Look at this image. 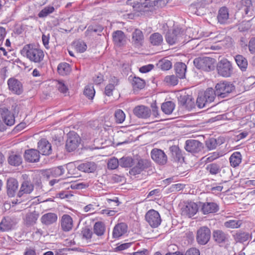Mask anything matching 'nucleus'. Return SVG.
<instances>
[{"label":"nucleus","mask_w":255,"mask_h":255,"mask_svg":"<svg viewBox=\"0 0 255 255\" xmlns=\"http://www.w3.org/2000/svg\"><path fill=\"white\" fill-rule=\"evenodd\" d=\"M133 113L138 118L147 119L151 115V110L147 107L143 105H139L136 106L133 109Z\"/></svg>","instance_id":"obj_17"},{"label":"nucleus","mask_w":255,"mask_h":255,"mask_svg":"<svg viewBox=\"0 0 255 255\" xmlns=\"http://www.w3.org/2000/svg\"><path fill=\"white\" fill-rule=\"evenodd\" d=\"M218 74L223 77H229L233 73L232 63L227 59L224 58L218 62L217 65Z\"/></svg>","instance_id":"obj_6"},{"label":"nucleus","mask_w":255,"mask_h":255,"mask_svg":"<svg viewBox=\"0 0 255 255\" xmlns=\"http://www.w3.org/2000/svg\"><path fill=\"white\" fill-rule=\"evenodd\" d=\"M211 234V230L208 227H200L196 232V239L197 243L200 245H206L210 240Z\"/></svg>","instance_id":"obj_7"},{"label":"nucleus","mask_w":255,"mask_h":255,"mask_svg":"<svg viewBox=\"0 0 255 255\" xmlns=\"http://www.w3.org/2000/svg\"><path fill=\"white\" fill-rule=\"evenodd\" d=\"M0 113L1 114L2 121L7 126H11L14 123V117L11 115L8 110L5 107L0 108Z\"/></svg>","instance_id":"obj_18"},{"label":"nucleus","mask_w":255,"mask_h":255,"mask_svg":"<svg viewBox=\"0 0 255 255\" xmlns=\"http://www.w3.org/2000/svg\"><path fill=\"white\" fill-rule=\"evenodd\" d=\"M242 224V222L240 220H230L226 221L224 223V226L228 228H239Z\"/></svg>","instance_id":"obj_53"},{"label":"nucleus","mask_w":255,"mask_h":255,"mask_svg":"<svg viewBox=\"0 0 255 255\" xmlns=\"http://www.w3.org/2000/svg\"><path fill=\"white\" fill-rule=\"evenodd\" d=\"M84 94L89 99H93L95 94L93 86L89 85L86 86L84 91Z\"/></svg>","instance_id":"obj_51"},{"label":"nucleus","mask_w":255,"mask_h":255,"mask_svg":"<svg viewBox=\"0 0 255 255\" xmlns=\"http://www.w3.org/2000/svg\"><path fill=\"white\" fill-rule=\"evenodd\" d=\"M235 60L237 64L242 71H246L248 63L245 57L242 55H237L235 57Z\"/></svg>","instance_id":"obj_36"},{"label":"nucleus","mask_w":255,"mask_h":255,"mask_svg":"<svg viewBox=\"0 0 255 255\" xmlns=\"http://www.w3.org/2000/svg\"><path fill=\"white\" fill-rule=\"evenodd\" d=\"M20 218L15 216L4 218L0 223V230L2 232L7 231L17 224Z\"/></svg>","instance_id":"obj_13"},{"label":"nucleus","mask_w":255,"mask_h":255,"mask_svg":"<svg viewBox=\"0 0 255 255\" xmlns=\"http://www.w3.org/2000/svg\"><path fill=\"white\" fill-rule=\"evenodd\" d=\"M7 84L9 89L14 94L21 95L23 91L21 83L15 78H10L8 80Z\"/></svg>","instance_id":"obj_16"},{"label":"nucleus","mask_w":255,"mask_h":255,"mask_svg":"<svg viewBox=\"0 0 255 255\" xmlns=\"http://www.w3.org/2000/svg\"><path fill=\"white\" fill-rule=\"evenodd\" d=\"M18 183L14 178H10L7 181V192L9 197H13L18 188Z\"/></svg>","instance_id":"obj_28"},{"label":"nucleus","mask_w":255,"mask_h":255,"mask_svg":"<svg viewBox=\"0 0 255 255\" xmlns=\"http://www.w3.org/2000/svg\"><path fill=\"white\" fill-rule=\"evenodd\" d=\"M64 169L62 166L56 167L50 169V173L52 176L58 177L64 174Z\"/></svg>","instance_id":"obj_56"},{"label":"nucleus","mask_w":255,"mask_h":255,"mask_svg":"<svg viewBox=\"0 0 255 255\" xmlns=\"http://www.w3.org/2000/svg\"><path fill=\"white\" fill-rule=\"evenodd\" d=\"M134 160L129 156H124L120 159V165L122 167H130L134 165Z\"/></svg>","instance_id":"obj_41"},{"label":"nucleus","mask_w":255,"mask_h":255,"mask_svg":"<svg viewBox=\"0 0 255 255\" xmlns=\"http://www.w3.org/2000/svg\"><path fill=\"white\" fill-rule=\"evenodd\" d=\"M143 41V35L142 31L138 29H136L132 34V41L134 45L136 47H139L142 45Z\"/></svg>","instance_id":"obj_31"},{"label":"nucleus","mask_w":255,"mask_h":255,"mask_svg":"<svg viewBox=\"0 0 255 255\" xmlns=\"http://www.w3.org/2000/svg\"><path fill=\"white\" fill-rule=\"evenodd\" d=\"M105 231L104 224L101 222H96L94 226V232L98 236L104 235Z\"/></svg>","instance_id":"obj_46"},{"label":"nucleus","mask_w":255,"mask_h":255,"mask_svg":"<svg viewBox=\"0 0 255 255\" xmlns=\"http://www.w3.org/2000/svg\"><path fill=\"white\" fill-rule=\"evenodd\" d=\"M157 66L162 70H168L171 68L172 63L170 60L163 59L158 62Z\"/></svg>","instance_id":"obj_50"},{"label":"nucleus","mask_w":255,"mask_h":255,"mask_svg":"<svg viewBox=\"0 0 255 255\" xmlns=\"http://www.w3.org/2000/svg\"><path fill=\"white\" fill-rule=\"evenodd\" d=\"M115 89L114 84L110 83L106 87L105 93L108 96H110L112 95L113 90Z\"/></svg>","instance_id":"obj_62"},{"label":"nucleus","mask_w":255,"mask_h":255,"mask_svg":"<svg viewBox=\"0 0 255 255\" xmlns=\"http://www.w3.org/2000/svg\"><path fill=\"white\" fill-rule=\"evenodd\" d=\"M57 71L61 75H66L71 71L70 65L66 62L61 63L58 66Z\"/></svg>","instance_id":"obj_42"},{"label":"nucleus","mask_w":255,"mask_h":255,"mask_svg":"<svg viewBox=\"0 0 255 255\" xmlns=\"http://www.w3.org/2000/svg\"><path fill=\"white\" fill-rule=\"evenodd\" d=\"M213 239L214 242L222 246L229 242V235L221 230H215L213 231Z\"/></svg>","instance_id":"obj_15"},{"label":"nucleus","mask_w":255,"mask_h":255,"mask_svg":"<svg viewBox=\"0 0 255 255\" xmlns=\"http://www.w3.org/2000/svg\"><path fill=\"white\" fill-rule=\"evenodd\" d=\"M132 4L133 8L138 11H145L146 8H152L154 6H161L168 2V0H129Z\"/></svg>","instance_id":"obj_2"},{"label":"nucleus","mask_w":255,"mask_h":255,"mask_svg":"<svg viewBox=\"0 0 255 255\" xmlns=\"http://www.w3.org/2000/svg\"><path fill=\"white\" fill-rule=\"evenodd\" d=\"M146 221L152 228H157L161 222L159 213L154 210H149L145 214Z\"/></svg>","instance_id":"obj_10"},{"label":"nucleus","mask_w":255,"mask_h":255,"mask_svg":"<svg viewBox=\"0 0 255 255\" xmlns=\"http://www.w3.org/2000/svg\"><path fill=\"white\" fill-rule=\"evenodd\" d=\"M151 157L152 160L159 165H164L167 162V156L163 150L154 148L150 152Z\"/></svg>","instance_id":"obj_12"},{"label":"nucleus","mask_w":255,"mask_h":255,"mask_svg":"<svg viewBox=\"0 0 255 255\" xmlns=\"http://www.w3.org/2000/svg\"><path fill=\"white\" fill-rule=\"evenodd\" d=\"M175 106V104L173 102L167 101L162 104L161 108L164 113L170 115L173 112Z\"/></svg>","instance_id":"obj_39"},{"label":"nucleus","mask_w":255,"mask_h":255,"mask_svg":"<svg viewBox=\"0 0 255 255\" xmlns=\"http://www.w3.org/2000/svg\"><path fill=\"white\" fill-rule=\"evenodd\" d=\"M217 145V140L214 138H211L206 141V145L209 150L215 149Z\"/></svg>","instance_id":"obj_58"},{"label":"nucleus","mask_w":255,"mask_h":255,"mask_svg":"<svg viewBox=\"0 0 255 255\" xmlns=\"http://www.w3.org/2000/svg\"><path fill=\"white\" fill-rule=\"evenodd\" d=\"M202 95L206 99V102H208L209 105L214 101L216 96H217L216 90H214L212 88L207 89Z\"/></svg>","instance_id":"obj_37"},{"label":"nucleus","mask_w":255,"mask_h":255,"mask_svg":"<svg viewBox=\"0 0 255 255\" xmlns=\"http://www.w3.org/2000/svg\"><path fill=\"white\" fill-rule=\"evenodd\" d=\"M132 85L134 89H141L144 87L145 82L144 80L138 77H134L132 80Z\"/></svg>","instance_id":"obj_54"},{"label":"nucleus","mask_w":255,"mask_h":255,"mask_svg":"<svg viewBox=\"0 0 255 255\" xmlns=\"http://www.w3.org/2000/svg\"><path fill=\"white\" fill-rule=\"evenodd\" d=\"M209 4L206 0H198L190 5L189 10L192 13L203 15L206 14Z\"/></svg>","instance_id":"obj_8"},{"label":"nucleus","mask_w":255,"mask_h":255,"mask_svg":"<svg viewBox=\"0 0 255 255\" xmlns=\"http://www.w3.org/2000/svg\"><path fill=\"white\" fill-rule=\"evenodd\" d=\"M80 141L81 138L76 133L70 132L66 142V149L68 152L75 150L79 146Z\"/></svg>","instance_id":"obj_11"},{"label":"nucleus","mask_w":255,"mask_h":255,"mask_svg":"<svg viewBox=\"0 0 255 255\" xmlns=\"http://www.w3.org/2000/svg\"><path fill=\"white\" fill-rule=\"evenodd\" d=\"M178 101L181 106L185 107L187 109H190L193 107L194 102L192 98L188 95H181L178 98Z\"/></svg>","instance_id":"obj_33"},{"label":"nucleus","mask_w":255,"mask_h":255,"mask_svg":"<svg viewBox=\"0 0 255 255\" xmlns=\"http://www.w3.org/2000/svg\"><path fill=\"white\" fill-rule=\"evenodd\" d=\"M184 148L188 152L196 154L202 151L204 145L198 140L190 139L186 141Z\"/></svg>","instance_id":"obj_9"},{"label":"nucleus","mask_w":255,"mask_h":255,"mask_svg":"<svg viewBox=\"0 0 255 255\" xmlns=\"http://www.w3.org/2000/svg\"><path fill=\"white\" fill-rule=\"evenodd\" d=\"M115 117L116 122L121 124L125 121L126 116L122 110L119 109L115 112Z\"/></svg>","instance_id":"obj_55"},{"label":"nucleus","mask_w":255,"mask_h":255,"mask_svg":"<svg viewBox=\"0 0 255 255\" xmlns=\"http://www.w3.org/2000/svg\"><path fill=\"white\" fill-rule=\"evenodd\" d=\"M22 161L20 155L16 154L10 155L8 159V163L12 166H17L21 164Z\"/></svg>","instance_id":"obj_43"},{"label":"nucleus","mask_w":255,"mask_h":255,"mask_svg":"<svg viewBox=\"0 0 255 255\" xmlns=\"http://www.w3.org/2000/svg\"><path fill=\"white\" fill-rule=\"evenodd\" d=\"M218 210V205L214 202L204 203L202 207V211L204 214L215 213Z\"/></svg>","instance_id":"obj_30"},{"label":"nucleus","mask_w":255,"mask_h":255,"mask_svg":"<svg viewBox=\"0 0 255 255\" xmlns=\"http://www.w3.org/2000/svg\"><path fill=\"white\" fill-rule=\"evenodd\" d=\"M216 60L210 57H198L193 61L194 66L199 69L205 71H210L214 70V64Z\"/></svg>","instance_id":"obj_5"},{"label":"nucleus","mask_w":255,"mask_h":255,"mask_svg":"<svg viewBox=\"0 0 255 255\" xmlns=\"http://www.w3.org/2000/svg\"><path fill=\"white\" fill-rule=\"evenodd\" d=\"M174 70L176 76L179 79L185 78L187 66L182 62H177L174 66Z\"/></svg>","instance_id":"obj_29"},{"label":"nucleus","mask_w":255,"mask_h":255,"mask_svg":"<svg viewBox=\"0 0 255 255\" xmlns=\"http://www.w3.org/2000/svg\"><path fill=\"white\" fill-rule=\"evenodd\" d=\"M96 165L93 162H86L79 164L77 169L84 172H93L96 169Z\"/></svg>","instance_id":"obj_32"},{"label":"nucleus","mask_w":255,"mask_h":255,"mask_svg":"<svg viewBox=\"0 0 255 255\" xmlns=\"http://www.w3.org/2000/svg\"><path fill=\"white\" fill-rule=\"evenodd\" d=\"M150 41L153 45H160L163 41L162 36L159 33H154L150 36Z\"/></svg>","instance_id":"obj_44"},{"label":"nucleus","mask_w":255,"mask_h":255,"mask_svg":"<svg viewBox=\"0 0 255 255\" xmlns=\"http://www.w3.org/2000/svg\"><path fill=\"white\" fill-rule=\"evenodd\" d=\"M21 54L35 63H41L44 57L43 51L32 44L25 45L21 50Z\"/></svg>","instance_id":"obj_1"},{"label":"nucleus","mask_w":255,"mask_h":255,"mask_svg":"<svg viewBox=\"0 0 255 255\" xmlns=\"http://www.w3.org/2000/svg\"><path fill=\"white\" fill-rule=\"evenodd\" d=\"M61 227L64 232H68L72 230L73 226V221L72 217L68 215H63L61 219Z\"/></svg>","instance_id":"obj_22"},{"label":"nucleus","mask_w":255,"mask_h":255,"mask_svg":"<svg viewBox=\"0 0 255 255\" xmlns=\"http://www.w3.org/2000/svg\"><path fill=\"white\" fill-rule=\"evenodd\" d=\"M164 82L168 85L175 86L178 83V77L174 75H167L164 78Z\"/></svg>","instance_id":"obj_48"},{"label":"nucleus","mask_w":255,"mask_h":255,"mask_svg":"<svg viewBox=\"0 0 255 255\" xmlns=\"http://www.w3.org/2000/svg\"><path fill=\"white\" fill-rule=\"evenodd\" d=\"M113 41L117 46L124 45L126 41V38L124 33L121 30H117L113 34Z\"/></svg>","instance_id":"obj_26"},{"label":"nucleus","mask_w":255,"mask_h":255,"mask_svg":"<svg viewBox=\"0 0 255 255\" xmlns=\"http://www.w3.org/2000/svg\"><path fill=\"white\" fill-rule=\"evenodd\" d=\"M250 237L249 233L245 232H238L233 235L236 242L244 243L247 241Z\"/></svg>","instance_id":"obj_40"},{"label":"nucleus","mask_w":255,"mask_h":255,"mask_svg":"<svg viewBox=\"0 0 255 255\" xmlns=\"http://www.w3.org/2000/svg\"><path fill=\"white\" fill-rule=\"evenodd\" d=\"M55 10V8L53 6H47L44 7L38 14L40 18H44L50 14L53 13Z\"/></svg>","instance_id":"obj_47"},{"label":"nucleus","mask_w":255,"mask_h":255,"mask_svg":"<svg viewBox=\"0 0 255 255\" xmlns=\"http://www.w3.org/2000/svg\"><path fill=\"white\" fill-rule=\"evenodd\" d=\"M169 151L172 158L175 161H179L183 158L182 151L179 147L176 145H172L170 147Z\"/></svg>","instance_id":"obj_35"},{"label":"nucleus","mask_w":255,"mask_h":255,"mask_svg":"<svg viewBox=\"0 0 255 255\" xmlns=\"http://www.w3.org/2000/svg\"><path fill=\"white\" fill-rule=\"evenodd\" d=\"M206 99L203 96L202 94L198 95L196 100V105L199 108H203L209 107V104L206 102Z\"/></svg>","instance_id":"obj_49"},{"label":"nucleus","mask_w":255,"mask_h":255,"mask_svg":"<svg viewBox=\"0 0 255 255\" xmlns=\"http://www.w3.org/2000/svg\"><path fill=\"white\" fill-rule=\"evenodd\" d=\"M206 169L211 174L216 175L221 172V168L219 164L212 163L207 165Z\"/></svg>","instance_id":"obj_45"},{"label":"nucleus","mask_w":255,"mask_h":255,"mask_svg":"<svg viewBox=\"0 0 255 255\" xmlns=\"http://www.w3.org/2000/svg\"><path fill=\"white\" fill-rule=\"evenodd\" d=\"M87 187H88V185L83 182L73 183L71 185V188L72 189H82L86 188Z\"/></svg>","instance_id":"obj_64"},{"label":"nucleus","mask_w":255,"mask_h":255,"mask_svg":"<svg viewBox=\"0 0 255 255\" xmlns=\"http://www.w3.org/2000/svg\"><path fill=\"white\" fill-rule=\"evenodd\" d=\"M75 48L78 52L83 53L86 51L87 45L83 41H78L76 43Z\"/></svg>","instance_id":"obj_59"},{"label":"nucleus","mask_w":255,"mask_h":255,"mask_svg":"<svg viewBox=\"0 0 255 255\" xmlns=\"http://www.w3.org/2000/svg\"><path fill=\"white\" fill-rule=\"evenodd\" d=\"M92 234L91 230L88 228H83L82 231L83 238L86 240L90 239L92 238Z\"/></svg>","instance_id":"obj_60"},{"label":"nucleus","mask_w":255,"mask_h":255,"mask_svg":"<svg viewBox=\"0 0 255 255\" xmlns=\"http://www.w3.org/2000/svg\"><path fill=\"white\" fill-rule=\"evenodd\" d=\"M39 153L43 155H49L52 153L51 144L46 139H42L38 142Z\"/></svg>","instance_id":"obj_24"},{"label":"nucleus","mask_w":255,"mask_h":255,"mask_svg":"<svg viewBox=\"0 0 255 255\" xmlns=\"http://www.w3.org/2000/svg\"><path fill=\"white\" fill-rule=\"evenodd\" d=\"M39 216V213L36 211L28 212L23 218V224L26 227L32 226L36 224Z\"/></svg>","instance_id":"obj_19"},{"label":"nucleus","mask_w":255,"mask_h":255,"mask_svg":"<svg viewBox=\"0 0 255 255\" xmlns=\"http://www.w3.org/2000/svg\"><path fill=\"white\" fill-rule=\"evenodd\" d=\"M184 30L180 28L177 27L172 30H169L165 35L166 42L170 45L176 43L182 44L185 42L184 39Z\"/></svg>","instance_id":"obj_3"},{"label":"nucleus","mask_w":255,"mask_h":255,"mask_svg":"<svg viewBox=\"0 0 255 255\" xmlns=\"http://www.w3.org/2000/svg\"><path fill=\"white\" fill-rule=\"evenodd\" d=\"M248 48L252 54H255V37H252L249 41Z\"/></svg>","instance_id":"obj_61"},{"label":"nucleus","mask_w":255,"mask_h":255,"mask_svg":"<svg viewBox=\"0 0 255 255\" xmlns=\"http://www.w3.org/2000/svg\"><path fill=\"white\" fill-rule=\"evenodd\" d=\"M25 161L29 162H37L40 158L39 151L36 149H30L26 150L24 154Z\"/></svg>","instance_id":"obj_21"},{"label":"nucleus","mask_w":255,"mask_h":255,"mask_svg":"<svg viewBox=\"0 0 255 255\" xmlns=\"http://www.w3.org/2000/svg\"><path fill=\"white\" fill-rule=\"evenodd\" d=\"M127 227L124 223L117 225L114 228L113 236L114 238H118L127 232Z\"/></svg>","instance_id":"obj_34"},{"label":"nucleus","mask_w":255,"mask_h":255,"mask_svg":"<svg viewBox=\"0 0 255 255\" xmlns=\"http://www.w3.org/2000/svg\"><path fill=\"white\" fill-rule=\"evenodd\" d=\"M198 210L197 204L194 202H189L182 209V215L191 218L194 216Z\"/></svg>","instance_id":"obj_20"},{"label":"nucleus","mask_w":255,"mask_h":255,"mask_svg":"<svg viewBox=\"0 0 255 255\" xmlns=\"http://www.w3.org/2000/svg\"><path fill=\"white\" fill-rule=\"evenodd\" d=\"M217 19L218 22L221 24L229 23V13L227 7L223 6L219 9Z\"/></svg>","instance_id":"obj_23"},{"label":"nucleus","mask_w":255,"mask_h":255,"mask_svg":"<svg viewBox=\"0 0 255 255\" xmlns=\"http://www.w3.org/2000/svg\"><path fill=\"white\" fill-rule=\"evenodd\" d=\"M34 189V185L29 180H24L21 183L20 190L17 193L19 197H21L23 194H29L31 193Z\"/></svg>","instance_id":"obj_25"},{"label":"nucleus","mask_w":255,"mask_h":255,"mask_svg":"<svg viewBox=\"0 0 255 255\" xmlns=\"http://www.w3.org/2000/svg\"><path fill=\"white\" fill-rule=\"evenodd\" d=\"M218 97H227L235 90V86L230 82L224 81L217 83L215 87Z\"/></svg>","instance_id":"obj_4"},{"label":"nucleus","mask_w":255,"mask_h":255,"mask_svg":"<svg viewBox=\"0 0 255 255\" xmlns=\"http://www.w3.org/2000/svg\"><path fill=\"white\" fill-rule=\"evenodd\" d=\"M135 165L130 170L129 173L135 175L141 173L145 169L150 166V162L146 159H139L134 160Z\"/></svg>","instance_id":"obj_14"},{"label":"nucleus","mask_w":255,"mask_h":255,"mask_svg":"<svg viewBox=\"0 0 255 255\" xmlns=\"http://www.w3.org/2000/svg\"><path fill=\"white\" fill-rule=\"evenodd\" d=\"M120 165V160L117 158H111L108 163V168L110 169H115Z\"/></svg>","instance_id":"obj_57"},{"label":"nucleus","mask_w":255,"mask_h":255,"mask_svg":"<svg viewBox=\"0 0 255 255\" xmlns=\"http://www.w3.org/2000/svg\"><path fill=\"white\" fill-rule=\"evenodd\" d=\"M242 161V155L240 152H234L230 157L231 165L236 167L241 163Z\"/></svg>","instance_id":"obj_38"},{"label":"nucleus","mask_w":255,"mask_h":255,"mask_svg":"<svg viewBox=\"0 0 255 255\" xmlns=\"http://www.w3.org/2000/svg\"><path fill=\"white\" fill-rule=\"evenodd\" d=\"M57 215L54 213H48L42 216L40 221L42 224L49 226L55 223L57 220Z\"/></svg>","instance_id":"obj_27"},{"label":"nucleus","mask_w":255,"mask_h":255,"mask_svg":"<svg viewBox=\"0 0 255 255\" xmlns=\"http://www.w3.org/2000/svg\"><path fill=\"white\" fill-rule=\"evenodd\" d=\"M183 255H200V251L195 248L188 249Z\"/></svg>","instance_id":"obj_63"},{"label":"nucleus","mask_w":255,"mask_h":255,"mask_svg":"<svg viewBox=\"0 0 255 255\" xmlns=\"http://www.w3.org/2000/svg\"><path fill=\"white\" fill-rule=\"evenodd\" d=\"M242 3L243 4V8L246 14L251 16L252 14L251 12L252 6L251 0H242Z\"/></svg>","instance_id":"obj_52"}]
</instances>
